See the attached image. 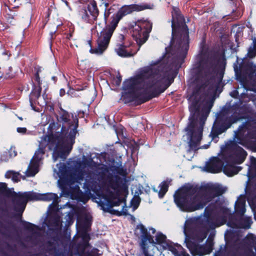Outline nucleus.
<instances>
[{
    "mask_svg": "<svg viewBox=\"0 0 256 256\" xmlns=\"http://www.w3.org/2000/svg\"><path fill=\"white\" fill-rule=\"evenodd\" d=\"M172 40L162 58L152 62L146 72L125 80L122 98L125 103L141 104L163 92L172 82L170 68L184 60L189 48L188 29L178 8L172 11Z\"/></svg>",
    "mask_w": 256,
    "mask_h": 256,
    "instance_id": "obj_1",
    "label": "nucleus"
},
{
    "mask_svg": "<svg viewBox=\"0 0 256 256\" xmlns=\"http://www.w3.org/2000/svg\"><path fill=\"white\" fill-rule=\"evenodd\" d=\"M246 196L240 195L235 202L234 210L241 218L238 222H233L232 215L230 210L222 206L218 202L210 204L206 208L203 216L187 219L184 226L185 242L187 248L193 256H201L210 253L213 242L208 240L206 244L202 242L206 238L210 230L214 229L226 224L230 228H249L252 223L250 217L244 216L246 212Z\"/></svg>",
    "mask_w": 256,
    "mask_h": 256,
    "instance_id": "obj_2",
    "label": "nucleus"
},
{
    "mask_svg": "<svg viewBox=\"0 0 256 256\" xmlns=\"http://www.w3.org/2000/svg\"><path fill=\"white\" fill-rule=\"evenodd\" d=\"M57 120L58 122L50 124L46 134L40 138L38 148L25 172L26 176H34L39 172L46 146L49 150H53L54 162L59 158L66 159L71 151L77 134L78 118L76 115L74 116L60 108Z\"/></svg>",
    "mask_w": 256,
    "mask_h": 256,
    "instance_id": "obj_3",
    "label": "nucleus"
},
{
    "mask_svg": "<svg viewBox=\"0 0 256 256\" xmlns=\"http://www.w3.org/2000/svg\"><path fill=\"white\" fill-rule=\"evenodd\" d=\"M234 140H229L220 147V152L218 156L212 158L208 162L204 170L210 173H218L223 169L224 172L229 176L237 174L241 168L234 164H240L245 160L246 152L238 144L250 148L256 152V145L252 142L256 139V134H251L250 124H242L234 132Z\"/></svg>",
    "mask_w": 256,
    "mask_h": 256,
    "instance_id": "obj_4",
    "label": "nucleus"
},
{
    "mask_svg": "<svg viewBox=\"0 0 256 256\" xmlns=\"http://www.w3.org/2000/svg\"><path fill=\"white\" fill-rule=\"evenodd\" d=\"M94 162L91 158H86L83 156L82 159L68 163L67 166L64 163L56 164L58 169H54V176L58 180V186L62 192H67L68 194L74 196L77 200H80L82 195L80 189V185L84 182L83 188L87 191L97 190L96 185L93 180L88 178V174L86 173V169L92 166Z\"/></svg>",
    "mask_w": 256,
    "mask_h": 256,
    "instance_id": "obj_5",
    "label": "nucleus"
},
{
    "mask_svg": "<svg viewBox=\"0 0 256 256\" xmlns=\"http://www.w3.org/2000/svg\"><path fill=\"white\" fill-rule=\"evenodd\" d=\"M226 189L218 184L208 183L201 186L184 187L174 194V201L180 210L192 212L202 210L215 198L222 195Z\"/></svg>",
    "mask_w": 256,
    "mask_h": 256,
    "instance_id": "obj_6",
    "label": "nucleus"
},
{
    "mask_svg": "<svg viewBox=\"0 0 256 256\" xmlns=\"http://www.w3.org/2000/svg\"><path fill=\"white\" fill-rule=\"evenodd\" d=\"M218 64L216 58L212 56L208 47L202 45L199 54L196 56L192 70L194 75V84L198 87L197 93L208 90L207 95L210 96L215 90L210 84V78L216 72Z\"/></svg>",
    "mask_w": 256,
    "mask_h": 256,
    "instance_id": "obj_7",
    "label": "nucleus"
},
{
    "mask_svg": "<svg viewBox=\"0 0 256 256\" xmlns=\"http://www.w3.org/2000/svg\"><path fill=\"white\" fill-rule=\"evenodd\" d=\"M188 100L190 102L189 110L190 114L188 123L184 130L190 149L196 150L200 148L204 126L212 104L210 102L208 107L204 104L200 112L201 108L199 101L194 100V96H190Z\"/></svg>",
    "mask_w": 256,
    "mask_h": 256,
    "instance_id": "obj_8",
    "label": "nucleus"
},
{
    "mask_svg": "<svg viewBox=\"0 0 256 256\" xmlns=\"http://www.w3.org/2000/svg\"><path fill=\"white\" fill-rule=\"evenodd\" d=\"M121 188L116 182H110L108 186L104 196L96 198V202L105 212H111L114 206H120L124 202V198L120 196Z\"/></svg>",
    "mask_w": 256,
    "mask_h": 256,
    "instance_id": "obj_9",
    "label": "nucleus"
},
{
    "mask_svg": "<svg viewBox=\"0 0 256 256\" xmlns=\"http://www.w3.org/2000/svg\"><path fill=\"white\" fill-rule=\"evenodd\" d=\"M58 195L54 193L40 194L33 192H19L15 196L14 203L16 211L22 213L25 209L28 200H43L56 202Z\"/></svg>",
    "mask_w": 256,
    "mask_h": 256,
    "instance_id": "obj_10",
    "label": "nucleus"
},
{
    "mask_svg": "<svg viewBox=\"0 0 256 256\" xmlns=\"http://www.w3.org/2000/svg\"><path fill=\"white\" fill-rule=\"evenodd\" d=\"M135 234L140 239V246L144 254L148 253L150 244H162L166 242V237L160 232L156 235L155 241L153 236L148 232L147 228L142 224L137 225L135 229Z\"/></svg>",
    "mask_w": 256,
    "mask_h": 256,
    "instance_id": "obj_11",
    "label": "nucleus"
},
{
    "mask_svg": "<svg viewBox=\"0 0 256 256\" xmlns=\"http://www.w3.org/2000/svg\"><path fill=\"white\" fill-rule=\"evenodd\" d=\"M118 26L112 21L100 32L97 40L98 46L91 48L90 52L98 55L102 54L108 48L112 34Z\"/></svg>",
    "mask_w": 256,
    "mask_h": 256,
    "instance_id": "obj_12",
    "label": "nucleus"
},
{
    "mask_svg": "<svg viewBox=\"0 0 256 256\" xmlns=\"http://www.w3.org/2000/svg\"><path fill=\"white\" fill-rule=\"evenodd\" d=\"M152 27V24L146 20H138L133 26L132 36L140 46L147 40Z\"/></svg>",
    "mask_w": 256,
    "mask_h": 256,
    "instance_id": "obj_13",
    "label": "nucleus"
},
{
    "mask_svg": "<svg viewBox=\"0 0 256 256\" xmlns=\"http://www.w3.org/2000/svg\"><path fill=\"white\" fill-rule=\"evenodd\" d=\"M150 8H152V6L148 4L125 5L122 6L116 14L112 16V21L118 26L120 20L124 16L130 14L133 12H139Z\"/></svg>",
    "mask_w": 256,
    "mask_h": 256,
    "instance_id": "obj_14",
    "label": "nucleus"
},
{
    "mask_svg": "<svg viewBox=\"0 0 256 256\" xmlns=\"http://www.w3.org/2000/svg\"><path fill=\"white\" fill-rule=\"evenodd\" d=\"M99 11L95 1L89 3L86 8L80 11V16L82 20L86 23H92L95 21L98 16Z\"/></svg>",
    "mask_w": 256,
    "mask_h": 256,
    "instance_id": "obj_15",
    "label": "nucleus"
},
{
    "mask_svg": "<svg viewBox=\"0 0 256 256\" xmlns=\"http://www.w3.org/2000/svg\"><path fill=\"white\" fill-rule=\"evenodd\" d=\"M231 124V122H228L227 120L220 123V118H218L214 122L210 134L212 136V140H215V142H216L218 141L217 138H218V136L222 134L227 129L230 128Z\"/></svg>",
    "mask_w": 256,
    "mask_h": 256,
    "instance_id": "obj_16",
    "label": "nucleus"
},
{
    "mask_svg": "<svg viewBox=\"0 0 256 256\" xmlns=\"http://www.w3.org/2000/svg\"><path fill=\"white\" fill-rule=\"evenodd\" d=\"M115 52L118 55L121 57H129L133 55V54L130 51L128 48L122 44H117L115 48Z\"/></svg>",
    "mask_w": 256,
    "mask_h": 256,
    "instance_id": "obj_17",
    "label": "nucleus"
},
{
    "mask_svg": "<svg viewBox=\"0 0 256 256\" xmlns=\"http://www.w3.org/2000/svg\"><path fill=\"white\" fill-rule=\"evenodd\" d=\"M250 166L248 167V172L246 174L248 176L247 182L250 178L256 176V158L254 156H250Z\"/></svg>",
    "mask_w": 256,
    "mask_h": 256,
    "instance_id": "obj_18",
    "label": "nucleus"
},
{
    "mask_svg": "<svg viewBox=\"0 0 256 256\" xmlns=\"http://www.w3.org/2000/svg\"><path fill=\"white\" fill-rule=\"evenodd\" d=\"M231 110L233 112L232 116L234 122H236L242 118V108L238 104L234 105Z\"/></svg>",
    "mask_w": 256,
    "mask_h": 256,
    "instance_id": "obj_19",
    "label": "nucleus"
},
{
    "mask_svg": "<svg viewBox=\"0 0 256 256\" xmlns=\"http://www.w3.org/2000/svg\"><path fill=\"white\" fill-rule=\"evenodd\" d=\"M41 90L42 88L40 86H38L35 87L33 89L30 95V106L32 109L34 110H36L33 106L32 102L40 96Z\"/></svg>",
    "mask_w": 256,
    "mask_h": 256,
    "instance_id": "obj_20",
    "label": "nucleus"
},
{
    "mask_svg": "<svg viewBox=\"0 0 256 256\" xmlns=\"http://www.w3.org/2000/svg\"><path fill=\"white\" fill-rule=\"evenodd\" d=\"M102 4L100 5V6L104 7V22L106 24V20L108 16H110V14L114 12V8H112V6H110L109 8V4L108 3L106 2L105 0L102 1Z\"/></svg>",
    "mask_w": 256,
    "mask_h": 256,
    "instance_id": "obj_21",
    "label": "nucleus"
},
{
    "mask_svg": "<svg viewBox=\"0 0 256 256\" xmlns=\"http://www.w3.org/2000/svg\"><path fill=\"white\" fill-rule=\"evenodd\" d=\"M62 225V222L60 216H56L53 218L48 226L53 227L54 229L58 230L61 228Z\"/></svg>",
    "mask_w": 256,
    "mask_h": 256,
    "instance_id": "obj_22",
    "label": "nucleus"
},
{
    "mask_svg": "<svg viewBox=\"0 0 256 256\" xmlns=\"http://www.w3.org/2000/svg\"><path fill=\"white\" fill-rule=\"evenodd\" d=\"M248 57L253 58L256 56V38H254L252 44L248 50L247 54Z\"/></svg>",
    "mask_w": 256,
    "mask_h": 256,
    "instance_id": "obj_23",
    "label": "nucleus"
},
{
    "mask_svg": "<svg viewBox=\"0 0 256 256\" xmlns=\"http://www.w3.org/2000/svg\"><path fill=\"white\" fill-rule=\"evenodd\" d=\"M168 182H162L160 184V190L158 192V196L160 198H162L166 194L168 190Z\"/></svg>",
    "mask_w": 256,
    "mask_h": 256,
    "instance_id": "obj_24",
    "label": "nucleus"
},
{
    "mask_svg": "<svg viewBox=\"0 0 256 256\" xmlns=\"http://www.w3.org/2000/svg\"><path fill=\"white\" fill-rule=\"evenodd\" d=\"M16 155V152L14 150L12 151V148H10V151H6L3 153L2 155L1 156L0 160L2 161L6 162L10 158L15 156Z\"/></svg>",
    "mask_w": 256,
    "mask_h": 256,
    "instance_id": "obj_25",
    "label": "nucleus"
},
{
    "mask_svg": "<svg viewBox=\"0 0 256 256\" xmlns=\"http://www.w3.org/2000/svg\"><path fill=\"white\" fill-rule=\"evenodd\" d=\"M248 239L254 244H256L254 246L256 252H254L252 250H248L246 252V256H256V237L253 234H250L248 236Z\"/></svg>",
    "mask_w": 256,
    "mask_h": 256,
    "instance_id": "obj_26",
    "label": "nucleus"
},
{
    "mask_svg": "<svg viewBox=\"0 0 256 256\" xmlns=\"http://www.w3.org/2000/svg\"><path fill=\"white\" fill-rule=\"evenodd\" d=\"M64 219L66 220V226H68L72 224L74 222L73 212H68V214L66 216Z\"/></svg>",
    "mask_w": 256,
    "mask_h": 256,
    "instance_id": "obj_27",
    "label": "nucleus"
},
{
    "mask_svg": "<svg viewBox=\"0 0 256 256\" xmlns=\"http://www.w3.org/2000/svg\"><path fill=\"white\" fill-rule=\"evenodd\" d=\"M5 176L6 178H12V180L14 182H18L19 180L18 174L14 171L10 170L7 172Z\"/></svg>",
    "mask_w": 256,
    "mask_h": 256,
    "instance_id": "obj_28",
    "label": "nucleus"
},
{
    "mask_svg": "<svg viewBox=\"0 0 256 256\" xmlns=\"http://www.w3.org/2000/svg\"><path fill=\"white\" fill-rule=\"evenodd\" d=\"M140 201L138 197H134L131 200L130 206L132 208V211H134L138 207Z\"/></svg>",
    "mask_w": 256,
    "mask_h": 256,
    "instance_id": "obj_29",
    "label": "nucleus"
},
{
    "mask_svg": "<svg viewBox=\"0 0 256 256\" xmlns=\"http://www.w3.org/2000/svg\"><path fill=\"white\" fill-rule=\"evenodd\" d=\"M122 81V78L121 76L118 74L116 77H114V78L112 80V83L113 84L118 86L120 85Z\"/></svg>",
    "mask_w": 256,
    "mask_h": 256,
    "instance_id": "obj_30",
    "label": "nucleus"
},
{
    "mask_svg": "<svg viewBox=\"0 0 256 256\" xmlns=\"http://www.w3.org/2000/svg\"><path fill=\"white\" fill-rule=\"evenodd\" d=\"M23 226L26 229L32 231L34 228H38L37 226L28 222H24Z\"/></svg>",
    "mask_w": 256,
    "mask_h": 256,
    "instance_id": "obj_31",
    "label": "nucleus"
},
{
    "mask_svg": "<svg viewBox=\"0 0 256 256\" xmlns=\"http://www.w3.org/2000/svg\"><path fill=\"white\" fill-rule=\"evenodd\" d=\"M26 128H18L17 132L18 133L24 134L26 132Z\"/></svg>",
    "mask_w": 256,
    "mask_h": 256,
    "instance_id": "obj_32",
    "label": "nucleus"
},
{
    "mask_svg": "<svg viewBox=\"0 0 256 256\" xmlns=\"http://www.w3.org/2000/svg\"><path fill=\"white\" fill-rule=\"evenodd\" d=\"M6 188V184L4 182H0V192L4 190Z\"/></svg>",
    "mask_w": 256,
    "mask_h": 256,
    "instance_id": "obj_33",
    "label": "nucleus"
},
{
    "mask_svg": "<svg viewBox=\"0 0 256 256\" xmlns=\"http://www.w3.org/2000/svg\"><path fill=\"white\" fill-rule=\"evenodd\" d=\"M34 76L35 80L38 82V86H40V78L38 76V72Z\"/></svg>",
    "mask_w": 256,
    "mask_h": 256,
    "instance_id": "obj_34",
    "label": "nucleus"
},
{
    "mask_svg": "<svg viewBox=\"0 0 256 256\" xmlns=\"http://www.w3.org/2000/svg\"><path fill=\"white\" fill-rule=\"evenodd\" d=\"M230 96L233 98H237L238 96V90H234L230 93Z\"/></svg>",
    "mask_w": 256,
    "mask_h": 256,
    "instance_id": "obj_35",
    "label": "nucleus"
},
{
    "mask_svg": "<svg viewBox=\"0 0 256 256\" xmlns=\"http://www.w3.org/2000/svg\"><path fill=\"white\" fill-rule=\"evenodd\" d=\"M174 254V255L176 256H180L178 251L176 250L175 248H172L170 250Z\"/></svg>",
    "mask_w": 256,
    "mask_h": 256,
    "instance_id": "obj_36",
    "label": "nucleus"
},
{
    "mask_svg": "<svg viewBox=\"0 0 256 256\" xmlns=\"http://www.w3.org/2000/svg\"><path fill=\"white\" fill-rule=\"evenodd\" d=\"M62 2L66 4L70 10H72L70 6L69 5L68 2L66 0H62Z\"/></svg>",
    "mask_w": 256,
    "mask_h": 256,
    "instance_id": "obj_37",
    "label": "nucleus"
},
{
    "mask_svg": "<svg viewBox=\"0 0 256 256\" xmlns=\"http://www.w3.org/2000/svg\"><path fill=\"white\" fill-rule=\"evenodd\" d=\"M124 36L122 35V34H120L118 36V40L120 41V42H122L124 40Z\"/></svg>",
    "mask_w": 256,
    "mask_h": 256,
    "instance_id": "obj_38",
    "label": "nucleus"
},
{
    "mask_svg": "<svg viewBox=\"0 0 256 256\" xmlns=\"http://www.w3.org/2000/svg\"><path fill=\"white\" fill-rule=\"evenodd\" d=\"M230 231H231V230H230ZM231 236L230 232H229L228 230H227L225 234V238H227L228 236Z\"/></svg>",
    "mask_w": 256,
    "mask_h": 256,
    "instance_id": "obj_39",
    "label": "nucleus"
},
{
    "mask_svg": "<svg viewBox=\"0 0 256 256\" xmlns=\"http://www.w3.org/2000/svg\"><path fill=\"white\" fill-rule=\"evenodd\" d=\"M149 231H152V234H154L156 232V230L152 228H149Z\"/></svg>",
    "mask_w": 256,
    "mask_h": 256,
    "instance_id": "obj_40",
    "label": "nucleus"
},
{
    "mask_svg": "<svg viewBox=\"0 0 256 256\" xmlns=\"http://www.w3.org/2000/svg\"><path fill=\"white\" fill-rule=\"evenodd\" d=\"M254 73L255 74L256 76V66H255L254 68ZM250 91L251 92H253L254 93L256 94V92H254V91H253V90H250Z\"/></svg>",
    "mask_w": 256,
    "mask_h": 256,
    "instance_id": "obj_41",
    "label": "nucleus"
},
{
    "mask_svg": "<svg viewBox=\"0 0 256 256\" xmlns=\"http://www.w3.org/2000/svg\"><path fill=\"white\" fill-rule=\"evenodd\" d=\"M64 94V89H60V95L61 96H63Z\"/></svg>",
    "mask_w": 256,
    "mask_h": 256,
    "instance_id": "obj_42",
    "label": "nucleus"
},
{
    "mask_svg": "<svg viewBox=\"0 0 256 256\" xmlns=\"http://www.w3.org/2000/svg\"><path fill=\"white\" fill-rule=\"evenodd\" d=\"M209 144H207V145H204V146H202L200 147V148H205V149H206V148H208V146H209Z\"/></svg>",
    "mask_w": 256,
    "mask_h": 256,
    "instance_id": "obj_43",
    "label": "nucleus"
},
{
    "mask_svg": "<svg viewBox=\"0 0 256 256\" xmlns=\"http://www.w3.org/2000/svg\"><path fill=\"white\" fill-rule=\"evenodd\" d=\"M247 199H248V203L250 204L252 202V201L250 200V196H248V198Z\"/></svg>",
    "mask_w": 256,
    "mask_h": 256,
    "instance_id": "obj_44",
    "label": "nucleus"
},
{
    "mask_svg": "<svg viewBox=\"0 0 256 256\" xmlns=\"http://www.w3.org/2000/svg\"><path fill=\"white\" fill-rule=\"evenodd\" d=\"M52 79L54 81V82H56V78L54 76H52Z\"/></svg>",
    "mask_w": 256,
    "mask_h": 256,
    "instance_id": "obj_45",
    "label": "nucleus"
},
{
    "mask_svg": "<svg viewBox=\"0 0 256 256\" xmlns=\"http://www.w3.org/2000/svg\"><path fill=\"white\" fill-rule=\"evenodd\" d=\"M254 96L250 98L252 101H254L255 100V99L254 98Z\"/></svg>",
    "mask_w": 256,
    "mask_h": 256,
    "instance_id": "obj_46",
    "label": "nucleus"
},
{
    "mask_svg": "<svg viewBox=\"0 0 256 256\" xmlns=\"http://www.w3.org/2000/svg\"><path fill=\"white\" fill-rule=\"evenodd\" d=\"M68 202H67V203L64 205V206H66L67 205H68Z\"/></svg>",
    "mask_w": 256,
    "mask_h": 256,
    "instance_id": "obj_47",
    "label": "nucleus"
}]
</instances>
